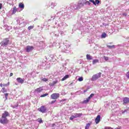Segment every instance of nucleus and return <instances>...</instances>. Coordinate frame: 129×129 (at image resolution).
I'll return each instance as SVG.
<instances>
[{
  "mask_svg": "<svg viewBox=\"0 0 129 129\" xmlns=\"http://www.w3.org/2000/svg\"><path fill=\"white\" fill-rule=\"evenodd\" d=\"M10 43V38H6L3 39V40L0 43V45L2 47H6L8 46Z\"/></svg>",
  "mask_w": 129,
  "mask_h": 129,
  "instance_id": "nucleus-1",
  "label": "nucleus"
},
{
  "mask_svg": "<svg viewBox=\"0 0 129 129\" xmlns=\"http://www.w3.org/2000/svg\"><path fill=\"white\" fill-rule=\"evenodd\" d=\"M10 122V120L8 119V118H6L5 117H3L2 116L1 118H0V123L3 124H7V123H9Z\"/></svg>",
  "mask_w": 129,
  "mask_h": 129,
  "instance_id": "nucleus-2",
  "label": "nucleus"
},
{
  "mask_svg": "<svg viewBox=\"0 0 129 129\" xmlns=\"http://www.w3.org/2000/svg\"><path fill=\"white\" fill-rule=\"evenodd\" d=\"M101 77V73H100L94 75L92 77L91 81H95V80H97L98 78H100Z\"/></svg>",
  "mask_w": 129,
  "mask_h": 129,
  "instance_id": "nucleus-3",
  "label": "nucleus"
},
{
  "mask_svg": "<svg viewBox=\"0 0 129 129\" xmlns=\"http://www.w3.org/2000/svg\"><path fill=\"white\" fill-rule=\"evenodd\" d=\"M37 110L42 113H45L47 112V108H46V106H41L37 109Z\"/></svg>",
  "mask_w": 129,
  "mask_h": 129,
  "instance_id": "nucleus-4",
  "label": "nucleus"
},
{
  "mask_svg": "<svg viewBox=\"0 0 129 129\" xmlns=\"http://www.w3.org/2000/svg\"><path fill=\"white\" fill-rule=\"evenodd\" d=\"M60 96V94L59 93H53L50 95V97L51 99H55L56 100L57 98H59V97Z\"/></svg>",
  "mask_w": 129,
  "mask_h": 129,
  "instance_id": "nucleus-5",
  "label": "nucleus"
},
{
  "mask_svg": "<svg viewBox=\"0 0 129 129\" xmlns=\"http://www.w3.org/2000/svg\"><path fill=\"white\" fill-rule=\"evenodd\" d=\"M25 50L27 53H30L31 51H33V50H34V46L28 45L26 46Z\"/></svg>",
  "mask_w": 129,
  "mask_h": 129,
  "instance_id": "nucleus-6",
  "label": "nucleus"
},
{
  "mask_svg": "<svg viewBox=\"0 0 129 129\" xmlns=\"http://www.w3.org/2000/svg\"><path fill=\"white\" fill-rule=\"evenodd\" d=\"M10 115V113L7 111H4V112L2 114V116L3 117H5V118H7L8 116Z\"/></svg>",
  "mask_w": 129,
  "mask_h": 129,
  "instance_id": "nucleus-7",
  "label": "nucleus"
},
{
  "mask_svg": "<svg viewBox=\"0 0 129 129\" xmlns=\"http://www.w3.org/2000/svg\"><path fill=\"white\" fill-rule=\"evenodd\" d=\"M95 121L96 123V124H98L99 123V122L100 121V115H98L96 117V118L95 119Z\"/></svg>",
  "mask_w": 129,
  "mask_h": 129,
  "instance_id": "nucleus-8",
  "label": "nucleus"
},
{
  "mask_svg": "<svg viewBox=\"0 0 129 129\" xmlns=\"http://www.w3.org/2000/svg\"><path fill=\"white\" fill-rule=\"evenodd\" d=\"M16 80H17V82H18V83H21V84H23V83H24V82L25 81L21 78H17Z\"/></svg>",
  "mask_w": 129,
  "mask_h": 129,
  "instance_id": "nucleus-9",
  "label": "nucleus"
},
{
  "mask_svg": "<svg viewBox=\"0 0 129 129\" xmlns=\"http://www.w3.org/2000/svg\"><path fill=\"white\" fill-rule=\"evenodd\" d=\"M75 118H77V117H81L83 114L82 113H76L74 114Z\"/></svg>",
  "mask_w": 129,
  "mask_h": 129,
  "instance_id": "nucleus-10",
  "label": "nucleus"
},
{
  "mask_svg": "<svg viewBox=\"0 0 129 129\" xmlns=\"http://www.w3.org/2000/svg\"><path fill=\"white\" fill-rule=\"evenodd\" d=\"M123 104H124V103L125 104L129 103V98L128 97L124 98L123 100Z\"/></svg>",
  "mask_w": 129,
  "mask_h": 129,
  "instance_id": "nucleus-11",
  "label": "nucleus"
},
{
  "mask_svg": "<svg viewBox=\"0 0 129 129\" xmlns=\"http://www.w3.org/2000/svg\"><path fill=\"white\" fill-rule=\"evenodd\" d=\"M19 8L20 9H21V10H24V9H25V5H24V3H19Z\"/></svg>",
  "mask_w": 129,
  "mask_h": 129,
  "instance_id": "nucleus-12",
  "label": "nucleus"
},
{
  "mask_svg": "<svg viewBox=\"0 0 129 129\" xmlns=\"http://www.w3.org/2000/svg\"><path fill=\"white\" fill-rule=\"evenodd\" d=\"M35 91L36 92H38V93H40V92H42L43 91V89H42V87H39L35 90Z\"/></svg>",
  "mask_w": 129,
  "mask_h": 129,
  "instance_id": "nucleus-13",
  "label": "nucleus"
},
{
  "mask_svg": "<svg viewBox=\"0 0 129 129\" xmlns=\"http://www.w3.org/2000/svg\"><path fill=\"white\" fill-rule=\"evenodd\" d=\"M57 83H58L57 80L54 81L52 83L49 84V86H54V85H55Z\"/></svg>",
  "mask_w": 129,
  "mask_h": 129,
  "instance_id": "nucleus-14",
  "label": "nucleus"
},
{
  "mask_svg": "<svg viewBox=\"0 0 129 129\" xmlns=\"http://www.w3.org/2000/svg\"><path fill=\"white\" fill-rule=\"evenodd\" d=\"M17 11H18V9H17V7L16 6L13 7L12 14L15 15V14H16V13H17Z\"/></svg>",
  "mask_w": 129,
  "mask_h": 129,
  "instance_id": "nucleus-15",
  "label": "nucleus"
},
{
  "mask_svg": "<svg viewBox=\"0 0 129 129\" xmlns=\"http://www.w3.org/2000/svg\"><path fill=\"white\" fill-rule=\"evenodd\" d=\"M91 124H92V122H91V121L90 123H87L86 126H85V129L89 128V126H90Z\"/></svg>",
  "mask_w": 129,
  "mask_h": 129,
  "instance_id": "nucleus-16",
  "label": "nucleus"
},
{
  "mask_svg": "<svg viewBox=\"0 0 129 129\" xmlns=\"http://www.w3.org/2000/svg\"><path fill=\"white\" fill-rule=\"evenodd\" d=\"M86 58H87V60H92V56H91V55H90V54H87Z\"/></svg>",
  "mask_w": 129,
  "mask_h": 129,
  "instance_id": "nucleus-17",
  "label": "nucleus"
},
{
  "mask_svg": "<svg viewBox=\"0 0 129 129\" xmlns=\"http://www.w3.org/2000/svg\"><path fill=\"white\" fill-rule=\"evenodd\" d=\"M90 100V99L89 98H87L86 99V100H85L83 101V103H85V104H86V103H88V102H89V101Z\"/></svg>",
  "mask_w": 129,
  "mask_h": 129,
  "instance_id": "nucleus-18",
  "label": "nucleus"
},
{
  "mask_svg": "<svg viewBox=\"0 0 129 129\" xmlns=\"http://www.w3.org/2000/svg\"><path fill=\"white\" fill-rule=\"evenodd\" d=\"M107 48L109 49H114L115 48V45H107Z\"/></svg>",
  "mask_w": 129,
  "mask_h": 129,
  "instance_id": "nucleus-19",
  "label": "nucleus"
},
{
  "mask_svg": "<svg viewBox=\"0 0 129 129\" xmlns=\"http://www.w3.org/2000/svg\"><path fill=\"white\" fill-rule=\"evenodd\" d=\"M67 78H69V75H66V76L61 79V81H64V80H66V79H67Z\"/></svg>",
  "mask_w": 129,
  "mask_h": 129,
  "instance_id": "nucleus-20",
  "label": "nucleus"
},
{
  "mask_svg": "<svg viewBox=\"0 0 129 129\" xmlns=\"http://www.w3.org/2000/svg\"><path fill=\"white\" fill-rule=\"evenodd\" d=\"M1 91L3 92V93H6L7 92V90H6V88L3 87L2 89L1 90Z\"/></svg>",
  "mask_w": 129,
  "mask_h": 129,
  "instance_id": "nucleus-21",
  "label": "nucleus"
},
{
  "mask_svg": "<svg viewBox=\"0 0 129 129\" xmlns=\"http://www.w3.org/2000/svg\"><path fill=\"white\" fill-rule=\"evenodd\" d=\"M4 95L5 96V101H6V100H8V96H9V93H5Z\"/></svg>",
  "mask_w": 129,
  "mask_h": 129,
  "instance_id": "nucleus-22",
  "label": "nucleus"
},
{
  "mask_svg": "<svg viewBox=\"0 0 129 129\" xmlns=\"http://www.w3.org/2000/svg\"><path fill=\"white\" fill-rule=\"evenodd\" d=\"M101 38H106V33L105 32H103L101 35Z\"/></svg>",
  "mask_w": 129,
  "mask_h": 129,
  "instance_id": "nucleus-23",
  "label": "nucleus"
},
{
  "mask_svg": "<svg viewBox=\"0 0 129 129\" xmlns=\"http://www.w3.org/2000/svg\"><path fill=\"white\" fill-rule=\"evenodd\" d=\"M32 29H34V26H30L28 27V30H29V31H30V30H32Z\"/></svg>",
  "mask_w": 129,
  "mask_h": 129,
  "instance_id": "nucleus-24",
  "label": "nucleus"
},
{
  "mask_svg": "<svg viewBox=\"0 0 129 129\" xmlns=\"http://www.w3.org/2000/svg\"><path fill=\"white\" fill-rule=\"evenodd\" d=\"M57 101V100H54L53 101H51L49 103V104H53L55 103Z\"/></svg>",
  "mask_w": 129,
  "mask_h": 129,
  "instance_id": "nucleus-25",
  "label": "nucleus"
},
{
  "mask_svg": "<svg viewBox=\"0 0 129 129\" xmlns=\"http://www.w3.org/2000/svg\"><path fill=\"white\" fill-rule=\"evenodd\" d=\"M47 95H49V94L48 93H45L44 94L41 95L40 96V97H45V96H47Z\"/></svg>",
  "mask_w": 129,
  "mask_h": 129,
  "instance_id": "nucleus-26",
  "label": "nucleus"
},
{
  "mask_svg": "<svg viewBox=\"0 0 129 129\" xmlns=\"http://www.w3.org/2000/svg\"><path fill=\"white\" fill-rule=\"evenodd\" d=\"M78 5L80 7H83V6H84V4H83L81 2H79Z\"/></svg>",
  "mask_w": 129,
  "mask_h": 129,
  "instance_id": "nucleus-27",
  "label": "nucleus"
},
{
  "mask_svg": "<svg viewBox=\"0 0 129 129\" xmlns=\"http://www.w3.org/2000/svg\"><path fill=\"white\" fill-rule=\"evenodd\" d=\"M38 122H39V123H42L43 122V120H42V118H39L38 119Z\"/></svg>",
  "mask_w": 129,
  "mask_h": 129,
  "instance_id": "nucleus-28",
  "label": "nucleus"
},
{
  "mask_svg": "<svg viewBox=\"0 0 129 129\" xmlns=\"http://www.w3.org/2000/svg\"><path fill=\"white\" fill-rule=\"evenodd\" d=\"M89 2H91V3H92L94 6H96V3H95V2L93 0H89Z\"/></svg>",
  "mask_w": 129,
  "mask_h": 129,
  "instance_id": "nucleus-29",
  "label": "nucleus"
},
{
  "mask_svg": "<svg viewBox=\"0 0 129 129\" xmlns=\"http://www.w3.org/2000/svg\"><path fill=\"white\" fill-rule=\"evenodd\" d=\"M42 81H44V82H47L48 81V79L44 78L42 79Z\"/></svg>",
  "mask_w": 129,
  "mask_h": 129,
  "instance_id": "nucleus-30",
  "label": "nucleus"
},
{
  "mask_svg": "<svg viewBox=\"0 0 129 129\" xmlns=\"http://www.w3.org/2000/svg\"><path fill=\"white\" fill-rule=\"evenodd\" d=\"M10 85V82H8L7 84H4L3 86L6 87V86H9Z\"/></svg>",
  "mask_w": 129,
  "mask_h": 129,
  "instance_id": "nucleus-31",
  "label": "nucleus"
},
{
  "mask_svg": "<svg viewBox=\"0 0 129 129\" xmlns=\"http://www.w3.org/2000/svg\"><path fill=\"white\" fill-rule=\"evenodd\" d=\"M94 96V94H91L89 96V97H88V98H89L90 99L92 98V97H93Z\"/></svg>",
  "mask_w": 129,
  "mask_h": 129,
  "instance_id": "nucleus-32",
  "label": "nucleus"
},
{
  "mask_svg": "<svg viewBox=\"0 0 129 129\" xmlns=\"http://www.w3.org/2000/svg\"><path fill=\"white\" fill-rule=\"evenodd\" d=\"M98 59H94L93 61V64H95L96 63H98Z\"/></svg>",
  "mask_w": 129,
  "mask_h": 129,
  "instance_id": "nucleus-33",
  "label": "nucleus"
},
{
  "mask_svg": "<svg viewBox=\"0 0 129 129\" xmlns=\"http://www.w3.org/2000/svg\"><path fill=\"white\" fill-rule=\"evenodd\" d=\"M74 118H75V116H72L71 117H70V119L71 120H73L74 119Z\"/></svg>",
  "mask_w": 129,
  "mask_h": 129,
  "instance_id": "nucleus-34",
  "label": "nucleus"
},
{
  "mask_svg": "<svg viewBox=\"0 0 129 129\" xmlns=\"http://www.w3.org/2000/svg\"><path fill=\"white\" fill-rule=\"evenodd\" d=\"M126 77H127V78L128 79H129V71L127 72L126 73V75H125Z\"/></svg>",
  "mask_w": 129,
  "mask_h": 129,
  "instance_id": "nucleus-35",
  "label": "nucleus"
},
{
  "mask_svg": "<svg viewBox=\"0 0 129 129\" xmlns=\"http://www.w3.org/2000/svg\"><path fill=\"white\" fill-rule=\"evenodd\" d=\"M96 5H98V4H99V3H100V1H99V0H95V2Z\"/></svg>",
  "mask_w": 129,
  "mask_h": 129,
  "instance_id": "nucleus-36",
  "label": "nucleus"
},
{
  "mask_svg": "<svg viewBox=\"0 0 129 129\" xmlns=\"http://www.w3.org/2000/svg\"><path fill=\"white\" fill-rule=\"evenodd\" d=\"M79 81H83V77H80L78 79Z\"/></svg>",
  "mask_w": 129,
  "mask_h": 129,
  "instance_id": "nucleus-37",
  "label": "nucleus"
},
{
  "mask_svg": "<svg viewBox=\"0 0 129 129\" xmlns=\"http://www.w3.org/2000/svg\"><path fill=\"white\" fill-rule=\"evenodd\" d=\"M104 129H113V128L109 126H105Z\"/></svg>",
  "mask_w": 129,
  "mask_h": 129,
  "instance_id": "nucleus-38",
  "label": "nucleus"
},
{
  "mask_svg": "<svg viewBox=\"0 0 129 129\" xmlns=\"http://www.w3.org/2000/svg\"><path fill=\"white\" fill-rule=\"evenodd\" d=\"M104 57L105 61H108V59H109L108 57L104 56Z\"/></svg>",
  "mask_w": 129,
  "mask_h": 129,
  "instance_id": "nucleus-39",
  "label": "nucleus"
},
{
  "mask_svg": "<svg viewBox=\"0 0 129 129\" xmlns=\"http://www.w3.org/2000/svg\"><path fill=\"white\" fill-rule=\"evenodd\" d=\"M85 5H90V2H89V1H86L85 3Z\"/></svg>",
  "mask_w": 129,
  "mask_h": 129,
  "instance_id": "nucleus-40",
  "label": "nucleus"
},
{
  "mask_svg": "<svg viewBox=\"0 0 129 129\" xmlns=\"http://www.w3.org/2000/svg\"><path fill=\"white\" fill-rule=\"evenodd\" d=\"M3 9V4L1 3L0 4V10H2Z\"/></svg>",
  "mask_w": 129,
  "mask_h": 129,
  "instance_id": "nucleus-41",
  "label": "nucleus"
},
{
  "mask_svg": "<svg viewBox=\"0 0 129 129\" xmlns=\"http://www.w3.org/2000/svg\"><path fill=\"white\" fill-rule=\"evenodd\" d=\"M55 125H56V124H55V123H52V124H51V127H54V126H55Z\"/></svg>",
  "mask_w": 129,
  "mask_h": 129,
  "instance_id": "nucleus-42",
  "label": "nucleus"
},
{
  "mask_svg": "<svg viewBox=\"0 0 129 129\" xmlns=\"http://www.w3.org/2000/svg\"><path fill=\"white\" fill-rule=\"evenodd\" d=\"M14 75V74L13 73H10V77H12Z\"/></svg>",
  "mask_w": 129,
  "mask_h": 129,
  "instance_id": "nucleus-43",
  "label": "nucleus"
},
{
  "mask_svg": "<svg viewBox=\"0 0 129 129\" xmlns=\"http://www.w3.org/2000/svg\"><path fill=\"white\" fill-rule=\"evenodd\" d=\"M122 16H123L124 17H126V13H123L122 14Z\"/></svg>",
  "mask_w": 129,
  "mask_h": 129,
  "instance_id": "nucleus-44",
  "label": "nucleus"
},
{
  "mask_svg": "<svg viewBox=\"0 0 129 129\" xmlns=\"http://www.w3.org/2000/svg\"><path fill=\"white\" fill-rule=\"evenodd\" d=\"M4 84H0V87H3Z\"/></svg>",
  "mask_w": 129,
  "mask_h": 129,
  "instance_id": "nucleus-45",
  "label": "nucleus"
},
{
  "mask_svg": "<svg viewBox=\"0 0 129 129\" xmlns=\"http://www.w3.org/2000/svg\"><path fill=\"white\" fill-rule=\"evenodd\" d=\"M121 127L120 126V127H116V128H115V129H121Z\"/></svg>",
  "mask_w": 129,
  "mask_h": 129,
  "instance_id": "nucleus-46",
  "label": "nucleus"
},
{
  "mask_svg": "<svg viewBox=\"0 0 129 129\" xmlns=\"http://www.w3.org/2000/svg\"><path fill=\"white\" fill-rule=\"evenodd\" d=\"M110 44H112V42H110Z\"/></svg>",
  "mask_w": 129,
  "mask_h": 129,
  "instance_id": "nucleus-47",
  "label": "nucleus"
}]
</instances>
